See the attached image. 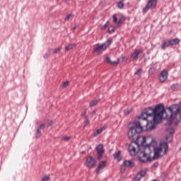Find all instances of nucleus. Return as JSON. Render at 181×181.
Returning a JSON list of instances; mask_svg holds the SVG:
<instances>
[{"label": "nucleus", "mask_w": 181, "mask_h": 181, "mask_svg": "<svg viewBox=\"0 0 181 181\" xmlns=\"http://www.w3.org/2000/svg\"><path fill=\"white\" fill-rule=\"evenodd\" d=\"M105 62H107L108 64H110V66H118L119 59H117V61H111V58H110V57H107L105 58Z\"/></svg>", "instance_id": "nucleus-16"}, {"label": "nucleus", "mask_w": 181, "mask_h": 181, "mask_svg": "<svg viewBox=\"0 0 181 181\" xmlns=\"http://www.w3.org/2000/svg\"><path fill=\"white\" fill-rule=\"evenodd\" d=\"M86 114H87V109H84L83 110V112L81 114V117H84V118H86Z\"/></svg>", "instance_id": "nucleus-36"}, {"label": "nucleus", "mask_w": 181, "mask_h": 181, "mask_svg": "<svg viewBox=\"0 0 181 181\" xmlns=\"http://www.w3.org/2000/svg\"><path fill=\"white\" fill-rule=\"evenodd\" d=\"M138 173L143 177H145V176L146 175V169H142Z\"/></svg>", "instance_id": "nucleus-27"}, {"label": "nucleus", "mask_w": 181, "mask_h": 181, "mask_svg": "<svg viewBox=\"0 0 181 181\" xmlns=\"http://www.w3.org/2000/svg\"><path fill=\"white\" fill-rule=\"evenodd\" d=\"M170 45L171 47L173 46H176V45H179V43L180 42V40H179V38H175L173 40H170Z\"/></svg>", "instance_id": "nucleus-20"}, {"label": "nucleus", "mask_w": 181, "mask_h": 181, "mask_svg": "<svg viewBox=\"0 0 181 181\" xmlns=\"http://www.w3.org/2000/svg\"><path fill=\"white\" fill-rule=\"evenodd\" d=\"M139 120L129 123L127 136L132 142L138 144V139L141 137L139 134L142 132H148L156 128V124L153 123V120L149 121L148 117L142 116L141 115L138 117Z\"/></svg>", "instance_id": "nucleus-2"}, {"label": "nucleus", "mask_w": 181, "mask_h": 181, "mask_svg": "<svg viewBox=\"0 0 181 181\" xmlns=\"http://www.w3.org/2000/svg\"><path fill=\"white\" fill-rule=\"evenodd\" d=\"M107 43L96 44L93 48V53L102 54L103 52L107 50Z\"/></svg>", "instance_id": "nucleus-6"}, {"label": "nucleus", "mask_w": 181, "mask_h": 181, "mask_svg": "<svg viewBox=\"0 0 181 181\" xmlns=\"http://www.w3.org/2000/svg\"><path fill=\"white\" fill-rule=\"evenodd\" d=\"M106 166H107V161L102 160L99 162L98 166L96 168V173H100V170H101V169H104V168H105Z\"/></svg>", "instance_id": "nucleus-15"}, {"label": "nucleus", "mask_w": 181, "mask_h": 181, "mask_svg": "<svg viewBox=\"0 0 181 181\" xmlns=\"http://www.w3.org/2000/svg\"><path fill=\"white\" fill-rule=\"evenodd\" d=\"M103 43H106L107 47L111 46V45H112V38L110 37L108 38L105 42Z\"/></svg>", "instance_id": "nucleus-28"}, {"label": "nucleus", "mask_w": 181, "mask_h": 181, "mask_svg": "<svg viewBox=\"0 0 181 181\" xmlns=\"http://www.w3.org/2000/svg\"><path fill=\"white\" fill-rule=\"evenodd\" d=\"M100 103V99H94L90 103V107H95Z\"/></svg>", "instance_id": "nucleus-26"}, {"label": "nucleus", "mask_w": 181, "mask_h": 181, "mask_svg": "<svg viewBox=\"0 0 181 181\" xmlns=\"http://www.w3.org/2000/svg\"><path fill=\"white\" fill-rule=\"evenodd\" d=\"M103 131H104V129L103 128L98 129L95 133H94V136H98V135H100V134L103 133Z\"/></svg>", "instance_id": "nucleus-29"}, {"label": "nucleus", "mask_w": 181, "mask_h": 181, "mask_svg": "<svg viewBox=\"0 0 181 181\" xmlns=\"http://www.w3.org/2000/svg\"><path fill=\"white\" fill-rule=\"evenodd\" d=\"M45 124H41L39 125L38 128L37 129L36 133H35V138L36 139H39L40 136H42V129H45Z\"/></svg>", "instance_id": "nucleus-13"}, {"label": "nucleus", "mask_w": 181, "mask_h": 181, "mask_svg": "<svg viewBox=\"0 0 181 181\" xmlns=\"http://www.w3.org/2000/svg\"><path fill=\"white\" fill-rule=\"evenodd\" d=\"M180 87V84L179 83H173V85H171V90L173 91H177L179 90V88Z\"/></svg>", "instance_id": "nucleus-23"}, {"label": "nucleus", "mask_w": 181, "mask_h": 181, "mask_svg": "<svg viewBox=\"0 0 181 181\" xmlns=\"http://www.w3.org/2000/svg\"><path fill=\"white\" fill-rule=\"evenodd\" d=\"M144 52L142 49H136L134 52L132 54V60L136 61L138 60V57L141 53Z\"/></svg>", "instance_id": "nucleus-14"}, {"label": "nucleus", "mask_w": 181, "mask_h": 181, "mask_svg": "<svg viewBox=\"0 0 181 181\" xmlns=\"http://www.w3.org/2000/svg\"><path fill=\"white\" fill-rule=\"evenodd\" d=\"M114 158L118 162H121V160H122V156H121V150H119L116 153L114 154Z\"/></svg>", "instance_id": "nucleus-19"}, {"label": "nucleus", "mask_w": 181, "mask_h": 181, "mask_svg": "<svg viewBox=\"0 0 181 181\" xmlns=\"http://www.w3.org/2000/svg\"><path fill=\"white\" fill-rule=\"evenodd\" d=\"M70 18H71V14H69L66 16V17L64 18L65 21H70Z\"/></svg>", "instance_id": "nucleus-39"}, {"label": "nucleus", "mask_w": 181, "mask_h": 181, "mask_svg": "<svg viewBox=\"0 0 181 181\" xmlns=\"http://www.w3.org/2000/svg\"><path fill=\"white\" fill-rule=\"evenodd\" d=\"M77 47V44L76 43H74V44H69V45H67L66 47H65V50L66 52H69V50H72V49H74Z\"/></svg>", "instance_id": "nucleus-22"}, {"label": "nucleus", "mask_w": 181, "mask_h": 181, "mask_svg": "<svg viewBox=\"0 0 181 181\" xmlns=\"http://www.w3.org/2000/svg\"><path fill=\"white\" fill-rule=\"evenodd\" d=\"M141 115L148 118L153 117L151 121L153 124H160L165 118L168 121L170 125L175 124L177 127L181 122V101L179 104H173L170 107L165 108L163 104H158L155 107H146L142 112Z\"/></svg>", "instance_id": "nucleus-1"}, {"label": "nucleus", "mask_w": 181, "mask_h": 181, "mask_svg": "<svg viewBox=\"0 0 181 181\" xmlns=\"http://www.w3.org/2000/svg\"><path fill=\"white\" fill-rule=\"evenodd\" d=\"M169 77V71L167 69H164L160 74L159 81L160 83H165Z\"/></svg>", "instance_id": "nucleus-12"}, {"label": "nucleus", "mask_w": 181, "mask_h": 181, "mask_svg": "<svg viewBox=\"0 0 181 181\" xmlns=\"http://www.w3.org/2000/svg\"><path fill=\"white\" fill-rule=\"evenodd\" d=\"M90 124L88 116H85L84 127H87Z\"/></svg>", "instance_id": "nucleus-32"}, {"label": "nucleus", "mask_w": 181, "mask_h": 181, "mask_svg": "<svg viewBox=\"0 0 181 181\" xmlns=\"http://www.w3.org/2000/svg\"><path fill=\"white\" fill-rule=\"evenodd\" d=\"M128 150L129 152H130V155H132V156H135L136 153H138L136 152V148H135V146H132V144L129 145Z\"/></svg>", "instance_id": "nucleus-17"}, {"label": "nucleus", "mask_w": 181, "mask_h": 181, "mask_svg": "<svg viewBox=\"0 0 181 181\" xmlns=\"http://www.w3.org/2000/svg\"><path fill=\"white\" fill-rule=\"evenodd\" d=\"M97 165V160H95L93 156H88L86 158L85 162V165L88 168V169H94Z\"/></svg>", "instance_id": "nucleus-8"}, {"label": "nucleus", "mask_w": 181, "mask_h": 181, "mask_svg": "<svg viewBox=\"0 0 181 181\" xmlns=\"http://www.w3.org/2000/svg\"><path fill=\"white\" fill-rule=\"evenodd\" d=\"M82 153H86V151H82Z\"/></svg>", "instance_id": "nucleus-46"}, {"label": "nucleus", "mask_w": 181, "mask_h": 181, "mask_svg": "<svg viewBox=\"0 0 181 181\" xmlns=\"http://www.w3.org/2000/svg\"><path fill=\"white\" fill-rule=\"evenodd\" d=\"M141 74H142V68H139V69L134 73V76H141Z\"/></svg>", "instance_id": "nucleus-34"}, {"label": "nucleus", "mask_w": 181, "mask_h": 181, "mask_svg": "<svg viewBox=\"0 0 181 181\" xmlns=\"http://www.w3.org/2000/svg\"><path fill=\"white\" fill-rule=\"evenodd\" d=\"M70 139H71V136H64L62 137V141H70Z\"/></svg>", "instance_id": "nucleus-37"}, {"label": "nucleus", "mask_w": 181, "mask_h": 181, "mask_svg": "<svg viewBox=\"0 0 181 181\" xmlns=\"http://www.w3.org/2000/svg\"><path fill=\"white\" fill-rule=\"evenodd\" d=\"M158 166H159V163L158 162H156L153 164L152 167L155 168V169H156V168H158Z\"/></svg>", "instance_id": "nucleus-40"}, {"label": "nucleus", "mask_w": 181, "mask_h": 181, "mask_svg": "<svg viewBox=\"0 0 181 181\" xmlns=\"http://www.w3.org/2000/svg\"><path fill=\"white\" fill-rule=\"evenodd\" d=\"M124 115H129V114H131L132 112V109L127 108V109L124 110Z\"/></svg>", "instance_id": "nucleus-31"}, {"label": "nucleus", "mask_w": 181, "mask_h": 181, "mask_svg": "<svg viewBox=\"0 0 181 181\" xmlns=\"http://www.w3.org/2000/svg\"><path fill=\"white\" fill-rule=\"evenodd\" d=\"M160 157V153L154 152L153 157L148 156L146 159H142V158H140V162L141 163H146V162H152L154 159H158Z\"/></svg>", "instance_id": "nucleus-11"}, {"label": "nucleus", "mask_w": 181, "mask_h": 181, "mask_svg": "<svg viewBox=\"0 0 181 181\" xmlns=\"http://www.w3.org/2000/svg\"><path fill=\"white\" fill-rule=\"evenodd\" d=\"M150 70H152V68H150Z\"/></svg>", "instance_id": "nucleus-47"}, {"label": "nucleus", "mask_w": 181, "mask_h": 181, "mask_svg": "<svg viewBox=\"0 0 181 181\" xmlns=\"http://www.w3.org/2000/svg\"><path fill=\"white\" fill-rule=\"evenodd\" d=\"M50 180V177H44L42 179V181H49Z\"/></svg>", "instance_id": "nucleus-41"}, {"label": "nucleus", "mask_w": 181, "mask_h": 181, "mask_svg": "<svg viewBox=\"0 0 181 181\" xmlns=\"http://www.w3.org/2000/svg\"><path fill=\"white\" fill-rule=\"evenodd\" d=\"M125 16H122L120 18H119L118 20V17H117V13L114 14L112 16V22L113 23H116L117 24V28H121V26L122 25V23H124V22H125Z\"/></svg>", "instance_id": "nucleus-9"}, {"label": "nucleus", "mask_w": 181, "mask_h": 181, "mask_svg": "<svg viewBox=\"0 0 181 181\" xmlns=\"http://www.w3.org/2000/svg\"><path fill=\"white\" fill-rule=\"evenodd\" d=\"M124 165L127 168H134L135 167V163L132 161V160H126L124 161Z\"/></svg>", "instance_id": "nucleus-18"}, {"label": "nucleus", "mask_w": 181, "mask_h": 181, "mask_svg": "<svg viewBox=\"0 0 181 181\" xmlns=\"http://www.w3.org/2000/svg\"><path fill=\"white\" fill-rule=\"evenodd\" d=\"M60 50H62V48L61 47H59V48H56L53 50L52 53L54 54H56V53H59V52H60Z\"/></svg>", "instance_id": "nucleus-35"}, {"label": "nucleus", "mask_w": 181, "mask_h": 181, "mask_svg": "<svg viewBox=\"0 0 181 181\" xmlns=\"http://www.w3.org/2000/svg\"><path fill=\"white\" fill-rule=\"evenodd\" d=\"M76 29H77V26L75 25L74 28H72L71 30H76Z\"/></svg>", "instance_id": "nucleus-45"}, {"label": "nucleus", "mask_w": 181, "mask_h": 181, "mask_svg": "<svg viewBox=\"0 0 181 181\" xmlns=\"http://www.w3.org/2000/svg\"><path fill=\"white\" fill-rule=\"evenodd\" d=\"M122 60L124 63H127V62L128 61V58H127V57H122Z\"/></svg>", "instance_id": "nucleus-42"}, {"label": "nucleus", "mask_w": 181, "mask_h": 181, "mask_svg": "<svg viewBox=\"0 0 181 181\" xmlns=\"http://www.w3.org/2000/svg\"><path fill=\"white\" fill-rule=\"evenodd\" d=\"M117 6L119 9H122L124 6H125V4L124 3V0H121L117 2Z\"/></svg>", "instance_id": "nucleus-24"}, {"label": "nucleus", "mask_w": 181, "mask_h": 181, "mask_svg": "<svg viewBox=\"0 0 181 181\" xmlns=\"http://www.w3.org/2000/svg\"><path fill=\"white\" fill-rule=\"evenodd\" d=\"M165 141L167 143L170 144L173 141V135H175V128L168 127L166 129Z\"/></svg>", "instance_id": "nucleus-7"}, {"label": "nucleus", "mask_w": 181, "mask_h": 181, "mask_svg": "<svg viewBox=\"0 0 181 181\" xmlns=\"http://www.w3.org/2000/svg\"><path fill=\"white\" fill-rule=\"evenodd\" d=\"M52 125H53V120H50V121L47 123V127H52Z\"/></svg>", "instance_id": "nucleus-43"}, {"label": "nucleus", "mask_w": 181, "mask_h": 181, "mask_svg": "<svg viewBox=\"0 0 181 181\" xmlns=\"http://www.w3.org/2000/svg\"><path fill=\"white\" fill-rule=\"evenodd\" d=\"M163 149V155H166V153H168V151H169V144H168V142L166 141L160 143V147L154 146L153 151L157 153H160Z\"/></svg>", "instance_id": "nucleus-4"}, {"label": "nucleus", "mask_w": 181, "mask_h": 181, "mask_svg": "<svg viewBox=\"0 0 181 181\" xmlns=\"http://www.w3.org/2000/svg\"><path fill=\"white\" fill-rule=\"evenodd\" d=\"M142 176L139 174V173H137L136 175L134 177V180L136 181H141V179H142Z\"/></svg>", "instance_id": "nucleus-30"}, {"label": "nucleus", "mask_w": 181, "mask_h": 181, "mask_svg": "<svg viewBox=\"0 0 181 181\" xmlns=\"http://www.w3.org/2000/svg\"><path fill=\"white\" fill-rule=\"evenodd\" d=\"M95 151H97L98 160H101L103 159V156H104V153L105 152V150H104V144H100L98 145L95 148Z\"/></svg>", "instance_id": "nucleus-10"}, {"label": "nucleus", "mask_w": 181, "mask_h": 181, "mask_svg": "<svg viewBox=\"0 0 181 181\" xmlns=\"http://www.w3.org/2000/svg\"><path fill=\"white\" fill-rule=\"evenodd\" d=\"M139 140V139L137 140V144H135L138 146L139 152H141L142 155L141 157L139 156V160H140V158L142 159H147L149 158L148 155H151L152 153V151L155 149V146L152 145L153 140L149 144H146V136H143L141 145L138 144Z\"/></svg>", "instance_id": "nucleus-3"}, {"label": "nucleus", "mask_w": 181, "mask_h": 181, "mask_svg": "<svg viewBox=\"0 0 181 181\" xmlns=\"http://www.w3.org/2000/svg\"><path fill=\"white\" fill-rule=\"evenodd\" d=\"M158 5V0H148L146 6L143 8L142 13H146L149 9H155Z\"/></svg>", "instance_id": "nucleus-5"}, {"label": "nucleus", "mask_w": 181, "mask_h": 181, "mask_svg": "<svg viewBox=\"0 0 181 181\" xmlns=\"http://www.w3.org/2000/svg\"><path fill=\"white\" fill-rule=\"evenodd\" d=\"M109 25H110V21H107L105 25H102V26L100 27V29H101L102 30H104V29H107V28L108 27Z\"/></svg>", "instance_id": "nucleus-33"}, {"label": "nucleus", "mask_w": 181, "mask_h": 181, "mask_svg": "<svg viewBox=\"0 0 181 181\" xmlns=\"http://www.w3.org/2000/svg\"><path fill=\"white\" fill-rule=\"evenodd\" d=\"M117 28H119V27H117V25H116V27H113L112 25H110L109 27V28L107 29L108 33H110V35H111L112 33H114V32H115Z\"/></svg>", "instance_id": "nucleus-25"}, {"label": "nucleus", "mask_w": 181, "mask_h": 181, "mask_svg": "<svg viewBox=\"0 0 181 181\" xmlns=\"http://www.w3.org/2000/svg\"><path fill=\"white\" fill-rule=\"evenodd\" d=\"M67 86H69V81H65V82L62 84V88H66V87H67Z\"/></svg>", "instance_id": "nucleus-38"}, {"label": "nucleus", "mask_w": 181, "mask_h": 181, "mask_svg": "<svg viewBox=\"0 0 181 181\" xmlns=\"http://www.w3.org/2000/svg\"><path fill=\"white\" fill-rule=\"evenodd\" d=\"M170 46V43L169 40L164 41L161 45L162 50H166V48Z\"/></svg>", "instance_id": "nucleus-21"}, {"label": "nucleus", "mask_w": 181, "mask_h": 181, "mask_svg": "<svg viewBox=\"0 0 181 181\" xmlns=\"http://www.w3.org/2000/svg\"><path fill=\"white\" fill-rule=\"evenodd\" d=\"M49 54H45V55H44V59H49Z\"/></svg>", "instance_id": "nucleus-44"}]
</instances>
